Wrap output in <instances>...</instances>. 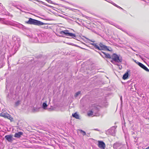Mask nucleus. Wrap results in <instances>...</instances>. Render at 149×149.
Returning a JSON list of instances; mask_svg holds the SVG:
<instances>
[{"mask_svg": "<svg viewBox=\"0 0 149 149\" xmlns=\"http://www.w3.org/2000/svg\"><path fill=\"white\" fill-rule=\"evenodd\" d=\"M112 60L111 61V62L114 65H119L118 63L121 62L122 61V59L120 58V57L117 54H113L111 56V58Z\"/></svg>", "mask_w": 149, "mask_h": 149, "instance_id": "nucleus-1", "label": "nucleus"}, {"mask_svg": "<svg viewBox=\"0 0 149 149\" xmlns=\"http://www.w3.org/2000/svg\"><path fill=\"white\" fill-rule=\"evenodd\" d=\"M26 23L28 24H33L38 26H40L45 24L40 21L33 19L31 18L29 19L28 21L26 22Z\"/></svg>", "mask_w": 149, "mask_h": 149, "instance_id": "nucleus-2", "label": "nucleus"}, {"mask_svg": "<svg viewBox=\"0 0 149 149\" xmlns=\"http://www.w3.org/2000/svg\"><path fill=\"white\" fill-rule=\"evenodd\" d=\"M60 33L61 35H65L66 36L72 37L73 38H74L76 37L75 34L71 33H69L68 30H64L60 32Z\"/></svg>", "mask_w": 149, "mask_h": 149, "instance_id": "nucleus-3", "label": "nucleus"}, {"mask_svg": "<svg viewBox=\"0 0 149 149\" xmlns=\"http://www.w3.org/2000/svg\"><path fill=\"white\" fill-rule=\"evenodd\" d=\"M99 45L100 46H98V47L99 49H97L100 50H107L108 51H111L112 50L111 49V50L109 49L108 48V47L104 45L102 43L100 42L99 44Z\"/></svg>", "mask_w": 149, "mask_h": 149, "instance_id": "nucleus-4", "label": "nucleus"}, {"mask_svg": "<svg viewBox=\"0 0 149 149\" xmlns=\"http://www.w3.org/2000/svg\"><path fill=\"white\" fill-rule=\"evenodd\" d=\"M0 22L7 25H13L14 24L12 22L9 20H6L4 18H0Z\"/></svg>", "mask_w": 149, "mask_h": 149, "instance_id": "nucleus-5", "label": "nucleus"}, {"mask_svg": "<svg viewBox=\"0 0 149 149\" xmlns=\"http://www.w3.org/2000/svg\"><path fill=\"white\" fill-rule=\"evenodd\" d=\"M123 146V145L120 142H116L113 144V147L116 149H120Z\"/></svg>", "mask_w": 149, "mask_h": 149, "instance_id": "nucleus-6", "label": "nucleus"}, {"mask_svg": "<svg viewBox=\"0 0 149 149\" xmlns=\"http://www.w3.org/2000/svg\"><path fill=\"white\" fill-rule=\"evenodd\" d=\"M97 145L99 148L101 149H105L106 145L102 141H98Z\"/></svg>", "mask_w": 149, "mask_h": 149, "instance_id": "nucleus-7", "label": "nucleus"}, {"mask_svg": "<svg viewBox=\"0 0 149 149\" xmlns=\"http://www.w3.org/2000/svg\"><path fill=\"white\" fill-rule=\"evenodd\" d=\"M0 12H1L2 14L6 15H8L9 14L8 12L1 3H0Z\"/></svg>", "mask_w": 149, "mask_h": 149, "instance_id": "nucleus-8", "label": "nucleus"}, {"mask_svg": "<svg viewBox=\"0 0 149 149\" xmlns=\"http://www.w3.org/2000/svg\"><path fill=\"white\" fill-rule=\"evenodd\" d=\"M5 138L8 142L11 143L12 142L14 139L13 138V135L12 134L6 135L5 136Z\"/></svg>", "mask_w": 149, "mask_h": 149, "instance_id": "nucleus-9", "label": "nucleus"}, {"mask_svg": "<svg viewBox=\"0 0 149 149\" xmlns=\"http://www.w3.org/2000/svg\"><path fill=\"white\" fill-rule=\"evenodd\" d=\"M116 128L115 127L113 126L111 128L108 130V131L112 135L114 136L116 131Z\"/></svg>", "mask_w": 149, "mask_h": 149, "instance_id": "nucleus-10", "label": "nucleus"}, {"mask_svg": "<svg viewBox=\"0 0 149 149\" xmlns=\"http://www.w3.org/2000/svg\"><path fill=\"white\" fill-rule=\"evenodd\" d=\"M0 116L4 118H7L10 120H11V118H12L11 116L7 113L2 112L0 114Z\"/></svg>", "mask_w": 149, "mask_h": 149, "instance_id": "nucleus-11", "label": "nucleus"}, {"mask_svg": "<svg viewBox=\"0 0 149 149\" xmlns=\"http://www.w3.org/2000/svg\"><path fill=\"white\" fill-rule=\"evenodd\" d=\"M23 133L21 132H19L15 133L14 137H15L19 138L21 137V135H23Z\"/></svg>", "mask_w": 149, "mask_h": 149, "instance_id": "nucleus-12", "label": "nucleus"}, {"mask_svg": "<svg viewBox=\"0 0 149 149\" xmlns=\"http://www.w3.org/2000/svg\"><path fill=\"white\" fill-rule=\"evenodd\" d=\"M139 66L147 72H149V70L144 65L141 63L139 64Z\"/></svg>", "mask_w": 149, "mask_h": 149, "instance_id": "nucleus-13", "label": "nucleus"}, {"mask_svg": "<svg viewBox=\"0 0 149 149\" xmlns=\"http://www.w3.org/2000/svg\"><path fill=\"white\" fill-rule=\"evenodd\" d=\"M18 40H17V41L16 43H18V45L17 47H16V48H15V50L16 52L18 49V48L19 47H20V40L19 39V38H18Z\"/></svg>", "mask_w": 149, "mask_h": 149, "instance_id": "nucleus-14", "label": "nucleus"}, {"mask_svg": "<svg viewBox=\"0 0 149 149\" xmlns=\"http://www.w3.org/2000/svg\"><path fill=\"white\" fill-rule=\"evenodd\" d=\"M102 53H103L105 56V57L109 58H111V56L109 54L103 52H102Z\"/></svg>", "mask_w": 149, "mask_h": 149, "instance_id": "nucleus-15", "label": "nucleus"}, {"mask_svg": "<svg viewBox=\"0 0 149 149\" xmlns=\"http://www.w3.org/2000/svg\"><path fill=\"white\" fill-rule=\"evenodd\" d=\"M90 40L91 42H93L91 43V45L94 46L96 49H99L98 47V46L97 45L96 43H94V41H92V40Z\"/></svg>", "mask_w": 149, "mask_h": 149, "instance_id": "nucleus-16", "label": "nucleus"}, {"mask_svg": "<svg viewBox=\"0 0 149 149\" xmlns=\"http://www.w3.org/2000/svg\"><path fill=\"white\" fill-rule=\"evenodd\" d=\"M73 117L75 118L76 119H79L80 118L79 115L77 113H75L72 114Z\"/></svg>", "mask_w": 149, "mask_h": 149, "instance_id": "nucleus-17", "label": "nucleus"}, {"mask_svg": "<svg viewBox=\"0 0 149 149\" xmlns=\"http://www.w3.org/2000/svg\"><path fill=\"white\" fill-rule=\"evenodd\" d=\"M21 102V101L19 100H18L16 101L15 103L14 107H17L19 106Z\"/></svg>", "mask_w": 149, "mask_h": 149, "instance_id": "nucleus-18", "label": "nucleus"}, {"mask_svg": "<svg viewBox=\"0 0 149 149\" xmlns=\"http://www.w3.org/2000/svg\"><path fill=\"white\" fill-rule=\"evenodd\" d=\"M129 75V74L128 72H126L125 74L123 76V79L124 80H125L128 78Z\"/></svg>", "mask_w": 149, "mask_h": 149, "instance_id": "nucleus-19", "label": "nucleus"}, {"mask_svg": "<svg viewBox=\"0 0 149 149\" xmlns=\"http://www.w3.org/2000/svg\"><path fill=\"white\" fill-rule=\"evenodd\" d=\"M47 102H44L42 104V107L44 109H46L47 105Z\"/></svg>", "mask_w": 149, "mask_h": 149, "instance_id": "nucleus-20", "label": "nucleus"}, {"mask_svg": "<svg viewBox=\"0 0 149 149\" xmlns=\"http://www.w3.org/2000/svg\"><path fill=\"white\" fill-rule=\"evenodd\" d=\"M88 114L89 116H95V115L93 114V111L92 110L89 111Z\"/></svg>", "mask_w": 149, "mask_h": 149, "instance_id": "nucleus-21", "label": "nucleus"}, {"mask_svg": "<svg viewBox=\"0 0 149 149\" xmlns=\"http://www.w3.org/2000/svg\"><path fill=\"white\" fill-rule=\"evenodd\" d=\"M79 131L81 133L83 136H85L86 135V133L85 131H84L83 130H79Z\"/></svg>", "mask_w": 149, "mask_h": 149, "instance_id": "nucleus-22", "label": "nucleus"}, {"mask_svg": "<svg viewBox=\"0 0 149 149\" xmlns=\"http://www.w3.org/2000/svg\"><path fill=\"white\" fill-rule=\"evenodd\" d=\"M81 91H78L77 93H75V94L74 95V96L75 97H77V96H78L81 94Z\"/></svg>", "mask_w": 149, "mask_h": 149, "instance_id": "nucleus-23", "label": "nucleus"}, {"mask_svg": "<svg viewBox=\"0 0 149 149\" xmlns=\"http://www.w3.org/2000/svg\"><path fill=\"white\" fill-rule=\"evenodd\" d=\"M112 4H113L114 6H115L116 7H117V5L115 4V3H114L113 2H110Z\"/></svg>", "mask_w": 149, "mask_h": 149, "instance_id": "nucleus-24", "label": "nucleus"}, {"mask_svg": "<svg viewBox=\"0 0 149 149\" xmlns=\"http://www.w3.org/2000/svg\"><path fill=\"white\" fill-rule=\"evenodd\" d=\"M98 52L99 54H100L103 58H104V56L102 54V52Z\"/></svg>", "mask_w": 149, "mask_h": 149, "instance_id": "nucleus-25", "label": "nucleus"}, {"mask_svg": "<svg viewBox=\"0 0 149 149\" xmlns=\"http://www.w3.org/2000/svg\"><path fill=\"white\" fill-rule=\"evenodd\" d=\"M46 1H47L49 3H52V1L50 0H46Z\"/></svg>", "mask_w": 149, "mask_h": 149, "instance_id": "nucleus-26", "label": "nucleus"}, {"mask_svg": "<svg viewBox=\"0 0 149 149\" xmlns=\"http://www.w3.org/2000/svg\"><path fill=\"white\" fill-rule=\"evenodd\" d=\"M136 63L139 66L140 65L139 64H141V63L139 62L138 61H137L136 62Z\"/></svg>", "mask_w": 149, "mask_h": 149, "instance_id": "nucleus-27", "label": "nucleus"}, {"mask_svg": "<svg viewBox=\"0 0 149 149\" xmlns=\"http://www.w3.org/2000/svg\"><path fill=\"white\" fill-rule=\"evenodd\" d=\"M116 7L120 8V9L122 10H123V8H121V7H120V6H118V5Z\"/></svg>", "mask_w": 149, "mask_h": 149, "instance_id": "nucleus-28", "label": "nucleus"}, {"mask_svg": "<svg viewBox=\"0 0 149 149\" xmlns=\"http://www.w3.org/2000/svg\"><path fill=\"white\" fill-rule=\"evenodd\" d=\"M119 65H118L119 66V68L121 70L122 68V66H120V65L119 64Z\"/></svg>", "mask_w": 149, "mask_h": 149, "instance_id": "nucleus-29", "label": "nucleus"}, {"mask_svg": "<svg viewBox=\"0 0 149 149\" xmlns=\"http://www.w3.org/2000/svg\"><path fill=\"white\" fill-rule=\"evenodd\" d=\"M75 46H77L78 47H79V48H81V49H85V48H82V47H80L79 46H76V45H75Z\"/></svg>", "mask_w": 149, "mask_h": 149, "instance_id": "nucleus-30", "label": "nucleus"}, {"mask_svg": "<svg viewBox=\"0 0 149 149\" xmlns=\"http://www.w3.org/2000/svg\"><path fill=\"white\" fill-rule=\"evenodd\" d=\"M145 149H149V146L148 147L146 148Z\"/></svg>", "mask_w": 149, "mask_h": 149, "instance_id": "nucleus-31", "label": "nucleus"}, {"mask_svg": "<svg viewBox=\"0 0 149 149\" xmlns=\"http://www.w3.org/2000/svg\"><path fill=\"white\" fill-rule=\"evenodd\" d=\"M134 61L136 63V62H137V61H136V60H134Z\"/></svg>", "mask_w": 149, "mask_h": 149, "instance_id": "nucleus-32", "label": "nucleus"}, {"mask_svg": "<svg viewBox=\"0 0 149 149\" xmlns=\"http://www.w3.org/2000/svg\"><path fill=\"white\" fill-rule=\"evenodd\" d=\"M95 130L98 131V129H95Z\"/></svg>", "mask_w": 149, "mask_h": 149, "instance_id": "nucleus-33", "label": "nucleus"}, {"mask_svg": "<svg viewBox=\"0 0 149 149\" xmlns=\"http://www.w3.org/2000/svg\"><path fill=\"white\" fill-rule=\"evenodd\" d=\"M120 100H122V97H121V98H120Z\"/></svg>", "mask_w": 149, "mask_h": 149, "instance_id": "nucleus-34", "label": "nucleus"}]
</instances>
